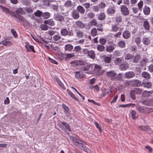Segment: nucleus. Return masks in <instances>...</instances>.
I'll list each match as a JSON object with an SVG mask.
<instances>
[{
	"instance_id": "69168bd1",
	"label": "nucleus",
	"mask_w": 153,
	"mask_h": 153,
	"mask_svg": "<svg viewBox=\"0 0 153 153\" xmlns=\"http://www.w3.org/2000/svg\"><path fill=\"white\" fill-rule=\"evenodd\" d=\"M16 18L19 19V22H22L24 21V18L19 15H17V17Z\"/></svg>"
},
{
	"instance_id": "5701e85b",
	"label": "nucleus",
	"mask_w": 153,
	"mask_h": 153,
	"mask_svg": "<svg viewBox=\"0 0 153 153\" xmlns=\"http://www.w3.org/2000/svg\"><path fill=\"white\" fill-rule=\"evenodd\" d=\"M153 93V90L147 91L146 90L142 94V96L144 97H149L151 94Z\"/></svg>"
},
{
	"instance_id": "f257e3e1",
	"label": "nucleus",
	"mask_w": 153,
	"mask_h": 153,
	"mask_svg": "<svg viewBox=\"0 0 153 153\" xmlns=\"http://www.w3.org/2000/svg\"><path fill=\"white\" fill-rule=\"evenodd\" d=\"M74 145L82 150L87 152H90V149L85 146L86 143L80 139H78L76 142H73Z\"/></svg>"
},
{
	"instance_id": "412c9836",
	"label": "nucleus",
	"mask_w": 153,
	"mask_h": 153,
	"mask_svg": "<svg viewBox=\"0 0 153 153\" xmlns=\"http://www.w3.org/2000/svg\"><path fill=\"white\" fill-rule=\"evenodd\" d=\"M25 48L28 52L32 51L33 52H35L34 50V47L33 45H27L25 46Z\"/></svg>"
},
{
	"instance_id": "c9c22d12",
	"label": "nucleus",
	"mask_w": 153,
	"mask_h": 153,
	"mask_svg": "<svg viewBox=\"0 0 153 153\" xmlns=\"http://www.w3.org/2000/svg\"><path fill=\"white\" fill-rule=\"evenodd\" d=\"M105 48V47L103 45H98L97 47V49L100 52H102L104 51Z\"/></svg>"
},
{
	"instance_id": "423d86ee",
	"label": "nucleus",
	"mask_w": 153,
	"mask_h": 153,
	"mask_svg": "<svg viewBox=\"0 0 153 153\" xmlns=\"http://www.w3.org/2000/svg\"><path fill=\"white\" fill-rule=\"evenodd\" d=\"M120 9L123 15L124 16H127L129 14V10L128 8L125 5H121Z\"/></svg>"
},
{
	"instance_id": "e433bc0d",
	"label": "nucleus",
	"mask_w": 153,
	"mask_h": 153,
	"mask_svg": "<svg viewBox=\"0 0 153 153\" xmlns=\"http://www.w3.org/2000/svg\"><path fill=\"white\" fill-rule=\"evenodd\" d=\"M122 62L121 58H116L114 60V63L116 65H119Z\"/></svg>"
},
{
	"instance_id": "680f3d73",
	"label": "nucleus",
	"mask_w": 153,
	"mask_h": 153,
	"mask_svg": "<svg viewBox=\"0 0 153 153\" xmlns=\"http://www.w3.org/2000/svg\"><path fill=\"white\" fill-rule=\"evenodd\" d=\"M76 36L78 38H82L83 36V33L79 31L77 32Z\"/></svg>"
},
{
	"instance_id": "0eeeda50",
	"label": "nucleus",
	"mask_w": 153,
	"mask_h": 153,
	"mask_svg": "<svg viewBox=\"0 0 153 153\" xmlns=\"http://www.w3.org/2000/svg\"><path fill=\"white\" fill-rule=\"evenodd\" d=\"M140 129L142 131L148 132L150 134L152 133V131L151 128L148 126H142L139 127Z\"/></svg>"
},
{
	"instance_id": "393cba45",
	"label": "nucleus",
	"mask_w": 153,
	"mask_h": 153,
	"mask_svg": "<svg viewBox=\"0 0 153 153\" xmlns=\"http://www.w3.org/2000/svg\"><path fill=\"white\" fill-rule=\"evenodd\" d=\"M65 59L66 60H68L74 56V55L73 53H66L65 54Z\"/></svg>"
},
{
	"instance_id": "0e129e2a",
	"label": "nucleus",
	"mask_w": 153,
	"mask_h": 153,
	"mask_svg": "<svg viewBox=\"0 0 153 153\" xmlns=\"http://www.w3.org/2000/svg\"><path fill=\"white\" fill-rule=\"evenodd\" d=\"M97 33V30L96 28H94L91 30V33L93 36H95Z\"/></svg>"
},
{
	"instance_id": "09e8293b",
	"label": "nucleus",
	"mask_w": 153,
	"mask_h": 153,
	"mask_svg": "<svg viewBox=\"0 0 153 153\" xmlns=\"http://www.w3.org/2000/svg\"><path fill=\"white\" fill-rule=\"evenodd\" d=\"M115 21L118 24L121 22L122 21V17L120 16H117L115 18Z\"/></svg>"
},
{
	"instance_id": "ddd939ff",
	"label": "nucleus",
	"mask_w": 153,
	"mask_h": 153,
	"mask_svg": "<svg viewBox=\"0 0 153 153\" xmlns=\"http://www.w3.org/2000/svg\"><path fill=\"white\" fill-rule=\"evenodd\" d=\"M75 77L76 78L79 79L83 78L84 77V74L80 71H76L75 72Z\"/></svg>"
},
{
	"instance_id": "aec40b11",
	"label": "nucleus",
	"mask_w": 153,
	"mask_h": 153,
	"mask_svg": "<svg viewBox=\"0 0 153 153\" xmlns=\"http://www.w3.org/2000/svg\"><path fill=\"white\" fill-rule=\"evenodd\" d=\"M101 69V68L100 65L97 64H94V68H93L92 71L95 72H98Z\"/></svg>"
},
{
	"instance_id": "6e6d98bb",
	"label": "nucleus",
	"mask_w": 153,
	"mask_h": 153,
	"mask_svg": "<svg viewBox=\"0 0 153 153\" xmlns=\"http://www.w3.org/2000/svg\"><path fill=\"white\" fill-rule=\"evenodd\" d=\"M1 44L5 46H10L11 45V43L9 41H2Z\"/></svg>"
},
{
	"instance_id": "cd10ccee",
	"label": "nucleus",
	"mask_w": 153,
	"mask_h": 153,
	"mask_svg": "<svg viewBox=\"0 0 153 153\" xmlns=\"http://www.w3.org/2000/svg\"><path fill=\"white\" fill-rule=\"evenodd\" d=\"M143 26L144 28L146 30H149L150 27V25L147 21H144L143 23Z\"/></svg>"
},
{
	"instance_id": "a19ab883",
	"label": "nucleus",
	"mask_w": 153,
	"mask_h": 153,
	"mask_svg": "<svg viewBox=\"0 0 153 153\" xmlns=\"http://www.w3.org/2000/svg\"><path fill=\"white\" fill-rule=\"evenodd\" d=\"M114 49V47L113 46H108L106 48V50L109 53L112 52Z\"/></svg>"
},
{
	"instance_id": "a18cd8bd",
	"label": "nucleus",
	"mask_w": 153,
	"mask_h": 153,
	"mask_svg": "<svg viewBox=\"0 0 153 153\" xmlns=\"http://www.w3.org/2000/svg\"><path fill=\"white\" fill-rule=\"evenodd\" d=\"M105 17V15L104 13H100L98 17V19L100 20H103Z\"/></svg>"
},
{
	"instance_id": "13d9d810",
	"label": "nucleus",
	"mask_w": 153,
	"mask_h": 153,
	"mask_svg": "<svg viewBox=\"0 0 153 153\" xmlns=\"http://www.w3.org/2000/svg\"><path fill=\"white\" fill-rule=\"evenodd\" d=\"M64 54L62 53L59 54L58 56V59L60 60V61L63 60L64 59H65V57H64Z\"/></svg>"
},
{
	"instance_id": "49530a36",
	"label": "nucleus",
	"mask_w": 153,
	"mask_h": 153,
	"mask_svg": "<svg viewBox=\"0 0 153 153\" xmlns=\"http://www.w3.org/2000/svg\"><path fill=\"white\" fill-rule=\"evenodd\" d=\"M61 36L60 34L58 33L57 34L53 36V39L54 41H57L61 38Z\"/></svg>"
},
{
	"instance_id": "4d7b16f0",
	"label": "nucleus",
	"mask_w": 153,
	"mask_h": 153,
	"mask_svg": "<svg viewBox=\"0 0 153 153\" xmlns=\"http://www.w3.org/2000/svg\"><path fill=\"white\" fill-rule=\"evenodd\" d=\"M118 45L121 48H124L126 45L125 43L123 41H120L118 43Z\"/></svg>"
},
{
	"instance_id": "4be33fe9",
	"label": "nucleus",
	"mask_w": 153,
	"mask_h": 153,
	"mask_svg": "<svg viewBox=\"0 0 153 153\" xmlns=\"http://www.w3.org/2000/svg\"><path fill=\"white\" fill-rule=\"evenodd\" d=\"M87 56L89 58L93 59L95 57V53L92 50L89 51Z\"/></svg>"
},
{
	"instance_id": "dca6fc26",
	"label": "nucleus",
	"mask_w": 153,
	"mask_h": 153,
	"mask_svg": "<svg viewBox=\"0 0 153 153\" xmlns=\"http://www.w3.org/2000/svg\"><path fill=\"white\" fill-rule=\"evenodd\" d=\"M128 67L129 65L128 63H124L120 65L119 69L122 71H125L127 70Z\"/></svg>"
},
{
	"instance_id": "473e14b6",
	"label": "nucleus",
	"mask_w": 153,
	"mask_h": 153,
	"mask_svg": "<svg viewBox=\"0 0 153 153\" xmlns=\"http://www.w3.org/2000/svg\"><path fill=\"white\" fill-rule=\"evenodd\" d=\"M67 91H68L69 95L72 98H73L74 100L77 101H78V99L74 95V94H73L72 92H71L69 90L67 89Z\"/></svg>"
},
{
	"instance_id": "c85d7f7f",
	"label": "nucleus",
	"mask_w": 153,
	"mask_h": 153,
	"mask_svg": "<svg viewBox=\"0 0 153 153\" xmlns=\"http://www.w3.org/2000/svg\"><path fill=\"white\" fill-rule=\"evenodd\" d=\"M68 31L66 29L63 28L61 30V34L62 36H66L68 35Z\"/></svg>"
},
{
	"instance_id": "e2e57ef3",
	"label": "nucleus",
	"mask_w": 153,
	"mask_h": 153,
	"mask_svg": "<svg viewBox=\"0 0 153 153\" xmlns=\"http://www.w3.org/2000/svg\"><path fill=\"white\" fill-rule=\"evenodd\" d=\"M142 103L146 105L149 106V100H144L142 102Z\"/></svg>"
},
{
	"instance_id": "9b49d317",
	"label": "nucleus",
	"mask_w": 153,
	"mask_h": 153,
	"mask_svg": "<svg viewBox=\"0 0 153 153\" xmlns=\"http://www.w3.org/2000/svg\"><path fill=\"white\" fill-rule=\"evenodd\" d=\"M62 105V108L64 109L65 113L67 116H68L70 114V110L69 108L64 103H63Z\"/></svg>"
},
{
	"instance_id": "72a5a7b5",
	"label": "nucleus",
	"mask_w": 153,
	"mask_h": 153,
	"mask_svg": "<svg viewBox=\"0 0 153 153\" xmlns=\"http://www.w3.org/2000/svg\"><path fill=\"white\" fill-rule=\"evenodd\" d=\"M77 11L80 13H83L85 12L84 8L81 6H78L77 7Z\"/></svg>"
},
{
	"instance_id": "864d4df0",
	"label": "nucleus",
	"mask_w": 153,
	"mask_h": 153,
	"mask_svg": "<svg viewBox=\"0 0 153 153\" xmlns=\"http://www.w3.org/2000/svg\"><path fill=\"white\" fill-rule=\"evenodd\" d=\"M76 65H77V66L85 65H86V62L81 60H77L76 62Z\"/></svg>"
},
{
	"instance_id": "4c0bfd02",
	"label": "nucleus",
	"mask_w": 153,
	"mask_h": 153,
	"mask_svg": "<svg viewBox=\"0 0 153 153\" xmlns=\"http://www.w3.org/2000/svg\"><path fill=\"white\" fill-rule=\"evenodd\" d=\"M136 93L135 91L133 90H131L130 91V95L131 98L134 100L136 98V97L135 96Z\"/></svg>"
},
{
	"instance_id": "b1692460",
	"label": "nucleus",
	"mask_w": 153,
	"mask_h": 153,
	"mask_svg": "<svg viewBox=\"0 0 153 153\" xmlns=\"http://www.w3.org/2000/svg\"><path fill=\"white\" fill-rule=\"evenodd\" d=\"M142 76L144 78L147 79H150L151 77L150 74L145 71L142 73Z\"/></svg>"
},
{
	"instance_id": "37998d69",
	"label": "nucleus",
	"mask_w": 153,
	"mask_h": 153,
	"mask_svg": "<svg viewBox=\"0 0 153 153\" xmlns=\"http://www.w3.org/2000/svg\"><path fill=\"white\" fill-rule=\"evenodd\" d=\"M136 93V94H141L143 91V90L140 88H137L134 89Z\"/></svg>"
},
{
	"instance_id": "7c9ffc66",
	"label": "nucleus",
	"mask_w": 153,
	"mask_h": 153,
	"mask_svg": "<svg viewBox=\"0 0 153 153\" xmlns=\"http://www.w3.org/2000/svg\"><path fill=\"white\" fill-rule=\"evenodd\" d=\"M15 12L17 14V15H19V14H23L25 13L23 9L21 7L17 8L15 10Z\"/></svg>"
},
{
	"instance_id": "39448f33",
	"label": "nucleus",
	"mask_w": 153,
	"mask_h": 153,
	"mask_svg": "<svg viewBox=\"0 0 153 153\" xmlns=\"http://www.w3.org/2000/svg\"><path fill=\"white\" fill-rule=\"evenodd\" d=\"M64 17L59 13L54 14L53 18L56 20L60 22H62L64 21Z\"/></svg>"
},
{
	"instance_id": "bf43d9fd",
	"label": "nucleus",
	"mask_w": 153,
	"mask_h": 153,
	"mask_svg": "<svg viewBox=\"0 0 153 153\" xmlns=\"http://www.w3.org/2000/svg\"><path fill=\"white\" fill-rule=\"evenodd\" d=\"M100 43L102 45H105L106 42V39L105 38H102L100 39L99 40Z\"/></svg>"
},
{
	"instance_id": "f03ea898",
	"label": "nucleus",
	"mask_w": 153,
	"mask_h": 153,
	"mask_svg": "<svg viewBox=\"0 0 153 153\" xmlns=\"http://www.w3.org/2000/svg\"><path fill=\"white\" fill-rule=\"evenodd\" d=\"M106 75L107 77L111 78V80L114 81L117 79H121L122 74L119 73L117 75L116 73L114 71H111L107 72Z\"/></svg>"
},
{
	"instance_id": "ea45409f",
	"label": "nucleus",
	"mask_w": 153,
	"mask_h": 153,
	"mask_svg": "<svg viewBox=\"0 0 153 153\" xmlns=\"http://www.w3.org/2000/svg\"><path fill=\"white\" fill-rule=\"evenodd\" d=\"M149 62L148 59L145 58L142 59L140 62L141 65L142 66L146 65L147 63H148Z\"/></svg>"
},
{
	"instance_id": "f3484780",
	"label": "nucleus",
	"mask_w": 153,
	"mask_h": 153,
	"mask_svg": "<svg viewBox=\"0 0 153 153\" xmlns=\"http://www.w3.org/2000/svg\"><path fill=\"white\" fill-rule=\"evenodd\" d=\"M143 12L145 15H149L150 13V9L149 7L145 6L143 8Z\"/></svg>"
},
{
	"instance_id": "7ed1b4c3",
	"label": "nucleus",
	"mask_w": 153,
	"mask_h": 153,
	"mask_svg": "<svg viewBox=\"0 0 153 153\" xmlns=\"http://www.w3.org/2000/svg\"><path fill=\"white\" fill-rule=\"evenodd\" d=\"M136 109L140 112L143 114L149 113L153 111V109L152 108H148L144 106H140L137 105L136 106Z\"/></svg>"
},
{
	"instance_id": "20e7f679",
	"label": "nucleus",
	"mask_w": 153,
	"mask_h": 153,
	"mask_svg": "<svg viewBox=\"0 0 153 153\" xmlns=\"http://www.w3.org/2000/svg\"><path fill=\"white\" fill-rule=\"evenodd\" d=\"M84 66L82 68V70L84 71H85V73L87 74H88L89 71H91L93 70L94 68V64H91L86 63V65H84Z\"/></svg>"
},
{
	"instance_id": "79ce46f5",
	"label": "nucleus",
	"mask_w": 153,
	"mask_h": 153,
	"mask_svg": "<svg viewBox=\"0 0 153 153\" xmlns=\"http://www.w3.org/2000/svg\"><path fill=\"white\" fill-rule=\"evenodd\" d=\"M42 16L45 19H48L50 16V14L48 12H45L42 13Z\"/></svg>"
},
{
	"instance_id": "1a4fd4ad",
	"label": "nucleus",
	"mask_w": 153,
	"mask_h": 153,
	"mask_svg": "<svg viewBox=\"0 0 153 153\" xmlns=\"http://www.w3.org/2000/svg\"><path fill=\"white\" fill-rule=\"evenodd\" d=\"M135 76V74L132 71L127 72L125 74V78L127 79L132 78L134 77Z\"/></svg>"
},
{
	"instance_id": "338daca9",
	"label": "nucleus",
	"mask_w": 153,
	"mask_h": 153,
	"mask_svg": "<svg viewBox=\"0 0 153 153\" xmlns=\"http://www.w3.org/2000/svg\"><path fill=\"white\" fill-rule=\"evenodd\" d=\"M56 33V31L51 30H49L48 32V35L51 36H53L54 34H55Z\"/></svg>"
},
{
	"instance_id": "774afa93",
	"label": "nucleus",
	"mask_w": 153,
	"mask_h": 153,
	"mask_svg": "<svg viewBox=\"0 0 153 153\" xmlns=\"http://www.w3.org/2000/svg\"><path fill=\"white\" fill-rule=\"evenodd\" d=\"M135 42L137 45L139 44L141 42L140 38L139 37H137L135 38Z\"/></svg>"
},
{
	"instance_id": "f704fd0d",
	"label": "nucleus",
	"mask_w": 153,
	"mask_h": 153,
	"mask_svg": "<svg viewBox=\"0 0 153 153\" xmlns=\"http://www.w3.org/2000/svg\"><path fill=\"white\" fill-rule=\"evenodd\" d=\"M141 58L140 55L139 54H136L134 57L133 62L135 63H137Z\"/></svg>"
},
{
	"instance_id": "3c124183",
	"label": "nucleus",
	"mask_w": 153,
	"mask_h": 153,
	"mask_svg": "<svg viewBox=\"0 0 153 153\" xmlns=\"http://www.w3.org/2000/svg\"><path fill=\"white\" fill-rule=\"evenodd\" d=\"M47 24H42L40 26L41 29L44 30H46L49 28V27L47 25Z\"/></svg>"
},
{
	"instance_id": "6e6552de",
	"label": "nucleus",
	"mask_w": 153,
	"mask_h": 153,
	"mask_svg": "<svg viewBox=\"0 0 153 153\" xmlns=\"http://www.w3.org/2000/svg\"><path fill=\"white\" fill-rule=\"evenodd\" d=\"M131 81V86L133 87H138L141 86L142 83L141 82L137 79L132 80Z\"/></svg>"
},
{
	"instance_id": "c756f323",
	"label": "nucleus",
	"mask_w": 153,
	"mask_h": 153,
	"mask_svg": "<svg viewBox=\"0 0 153 153\" xmlns=\"http://www.w3.org/2000/svg\"><path fill=\"white\" fill-rule=\"evenodd\" d=\"M65 51H71L73 49V46L71 44L66 45L65 47Z\"/></svg>"
},
{
	"instance_id": "de8ad7c7",
	"label": "nucleus",
	"mask_w": 153,
	"mask_h": 153,
	"mask_svg": "<svg viewBox=\"0 0 153 153\" xmlns=\"http://www.w3.org/2000/svg\"><path fill=\"white\" fill-rule=\"evenodd\" d=\"M123 84L125 87L130 86H131V81L126 80L124 81Z\"/></svg>"
},
{
	"instance_id": "a211bd4d",
	"label": "nucleus",
	"mask_w": 153,
	"mask_h": 153,
	"mask_svg": "<svg viewBox=\"0 0 153 153\" xmlns=\"http://www.w3.org/2000/svg\"><path fill=\"white\" fill-rule=\"evenodd\" d=\"M44 22L45 24L51 26H54L55 25L54 21L52 19H49L48 20H45Z\"/></svg>"
},
{
	"instance_id": "2f4dec72",
	"label": "nucleus",
	"mask_w": 153,
	"mask_h": 153,
	"mask_svg": "<svg viewBox=\"0 0 153 153\" xmlns=\"http://www.w3.org/2000/svg\"><path fill=\"white\" fill-rule=\"evenodd\" d=\"M111 27V31L116 32L119 29V27L117 25H112Z\"/></svg>"
},
{
	"instance_id": "052dcab7",
	"label": "nucleus",
	"mask_w": 153,
	"mask_h": 153,
	"mask_svg": "<svg viewBox=\"0 0 153 153\" xmlns=\"http://www.w3.org/2000/svg\"><path fill=\"white\" fill-rule=\"evenodd\" d=\"M102 97H104L106 95V94H108L109 92V91H107L106 88H104L102 89Z\"/></svg>"
},
{
	"instance_id": "4468645a",
	"label": "nucleus",
	"mask_w": 153,
	"mask_h": 153,
	"mask_svg": "<svg viewBox=\"0 0 153 153\" xmlns=\"http://www.w3.org/2000/svg\"><path fill=\"white\" fill-rule=\"evenodd\" d=\"M142 43L145 45H148L150 42V40L149 38L144 36L142 39Z\"/></svg>"
},
{
	"instance_id": "6ab92c4d",
	"label": "nucleus",
	"mask_w": 153,
	"mask_h": 153,
	"mask_svg": "<svg viewBox=\"0 0 153 153\" xmlns=\"http://www.w3.org/2000/svg\"><path fill=\"white\" fill-rule=\"evenodd\" d=\"M76 27L80 29L83 28L85 27V25L81 21H78L75 23Z\"/></svg>"
},
{
	"instance_id": "8fccbe9b",
	"label": "nucleus",
	"mask_w": 153,
	"mask_h": 153,
	"mask_svg": "<svg viewBox=\"0 0 153 153\" xmlns=\"http://www.w3.org/2000/svg\"><path fill=\"white\" fill-rule=\"evenodd\" d=\"M1 7L3 11L5 13L7 14H9L11 11L9 10V9L3 6H1Z\"/></svg>"
},
{
	"instance_id": "a878e982",
	"label": "nucleus",
	"mask_w": 153,
	"mask_h": 153,
	"mask_svg": "<svg viewBox=\"0 0 153 153\" xmlns=\"http://www.w3.org/2000/svg\"><path fill=\"white\" fill-rule=\"evenodd\" d=\"M142 84L144 87L147 88H150L152 86L151 83L149 82H143Z\"/></svg>"
},
{
	"instance_id": "58836bf2",
	"label": "nucleus",
	"mask_w": 153,
	"mask_h": 153,
	"mask_svg": "<svg viewBox=\"0 0 153 153\" xmlns=\"http://www.w3.org/2000/svg\"><path fill=\"white\" fill-rule=\"evenodd\" d=\"M65 6L66 7H71L72 6V3L71 1L70 0H68L64 4Z\"/></svg>"
},
{
	"instance_id": "9d476101",
	"label": "nucleus",
	"mask_w": 153,
	"mask_h": 153,
	"mask_svg": "<svg viewBox=\"0 0 153 153\" xmlns=\"http://www.w3.org/2000/svg\"><path fill=\"white\" fill-rule=\"evenodd\" d=\"M72 16L74 19H79L80 16L78 11L76 10H74L72 13Z\"/></svg>"
},
{
	"instance_id": "5fc2aeb1",
	"label": "nucleus",
	"mask_w": 153,
	"mask_h": 153,
	"mask_svg": "<svg viewBox=\"0 0 153 153\" xmlns=\"http://www.w3.org/2000/svg\"><path fill=\"white\" fill-rule=\"evenodd\" d=\"M131 114L132 119L133 120L137 118L136 115V112L134 110L132 111L131 112Z\"/></svg>"
},
{
	"instance_id": "bb28decb",
	"label": "nucleus",
	"mask_w": 153,
	"mask_h": 153,
	"mask_svg": "<svg viewBox=\"0 0 153 153\" xmlns=\"http://www.w3.org/2000/svg\"><path fill=\"white\" fill-rule=\"evenodd\" d=\"M116 11L115 10V7H110L107 9V12L108 14H114Z\"/></svg>"
},
{
	"instance_id": "2eb2a0df",
	"label": "nucleus",
	"mask_w": 153,
	"mask_h": 153,
	"mask_svg": "<svg viewBox=\"0 0 153 153\" xmlns=\"http://www.w3.org/2000/svg\"><path fill=\"white\" fill-rule=\"evenodd\" d=\"M131 33L129 31L126 30L124 31L123 33V38L125 39H128L130 36Z\"/></svg>"
},
{
	"instance_id": "c03bdc74",
	"label": "nucleus",
	"mask_w": 153,
	"mask_h": 153,
	"mask_svg": "<svg viewBox=\"0 0 153 153\" xmlns=\"http://www.w3.org/2000/svg\"><path fill=\"white\" fill-rule=\"evenodd\" d=\"M133 56L130 53H127L124 56L125 59L126 60H129L132 59Z\"/></svg>"
},
{
	"instance_id": "603ef678",
	"label": "nucleus",
	"mask_w": 153,
	"mask_h": 153,
	"mask_svg": "<svg viewBox=\"0 0 153 153\" xmlns=\"http://www.w3.org/2000/svg\"><path fill=\"white\" fill-rule=\"evenodd\" d=\"M42 13L41 11L37 10L36 12H34V14L36 16L40 17L42 16Z\"/></svg>"
},
{
	"instance_id": "f8f14e48",
	"label": "nucleus",
	"mask_w": 153,
	"mask_h": 153,
	"mask_svg": "<svg viewBox=\"0 0 153 153\" xmlns=\"http://www.w3.org/2000/svg\"><path fill=\"white\" fill-rule=\"evenodd\" d=\"M55 79L61 88L63 90L65 89V88L64 86V84L61 82L59 77L57 76H55Z\"/></svg>"
}]
</instances>
